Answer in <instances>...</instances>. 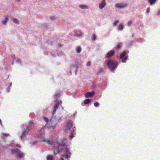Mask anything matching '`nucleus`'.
<instances>
[{
  "mask_svg": "<svg viewBox=\"0 0 160 160\" xmlns=\"http://www.w3.org/2000/svg\"><path fill=\"white\" fill-rule=\"evenodd\" d=\"M12 21L14 23L16 24H19V22L18 20L15 18H12Z\"/></svg>",
  "mask_w": 160,
  "mask_h": 160,
  "instance_id": "f3484780",
  "label": "nucleus"
},
{
  "mask_svg": "<svg viewBox=\"0 0 160 160\" xmlns=\"http://www.w3.org/2000/svg\"><path fill=\"white\" fill-rule=\"evenodd\" d=\"M0 123H1V120H0Z\"/></svg>",
  "mask_w": 160,
  "mask_h": 160,
  "instance_id": "58836bf2",
  "label": "nucleus"
},
{
  "mask_svg": "<svg viewBox=\"0 0 160 160\" xmlns=\"http://www.w3.org/2000/svg\"><path fill=\"white\" fill-rule=\"evenodd\" d=\"M123 28V25L122 24H121L119 25L118 27V29L119 30H122Z\"/></svg>",
  "mask_w": 160,
  "mask_h": 160,
  "instance_id": "a211bd4d",
  "label": "nucleus"
},
{
  "mask_svg": "<svg viewBox=\"0 0 160 160\" xmlns=\"http://www.w3.org/2000/svg\"><path fill=\"white\" fill-rule=\"evenodd\" d=\"M20 61V60H18V61Z\"/></svg>",
  "mask_w": 160,
  "mask_h": 160,
  "instance_id": "a19ab883",
  "label": "nucleus"
},
{
  "mask_svg": "<svg viewBox=\"0 0 160 160\" xmlns=\"http://www.w3.org/2000/svg\"><path fill=\"white\" fill-rule=\"evenodd\" d=\"M103 70V69H102V70Z\"/></svg>",
  "mask_w": 160,
  "mask_h": 160,
  "instance_id": "79ce46f5",
  "label": "nucleus"
},
{
  "mask_svg": "<svg viewBox=\"0 0 160 160\" xmlns=\"http://www.w3.org/2000/svg\"><path fill=\"white\" fill-rule=\"evenodd\" d=\"M2 138H5L6 137H8L10 136L9 134H6V133H2Z\"/></svg>",
  "mask_w": 160,
  "mask_h": 160,
  "instance_id": "dca6fc26",
  "label": "nucleus"
},
{
  "mask_svg": "<svg viewBox=\"0 0 160 160\" xmlns=\"http://www.w3.org/2000/svg\"><path fill=\"white\" fill-rule=\"evenodd\" d=\"M106 5L105 0H102V2L99 4V8L101 9H102L105 7Z\"/></svg>",
  "mask_w": 160,
  "mask_h": 160,
  "instance_id": "1a4fd4ad",
  "label": "nucleus"
},
{
  "mask_svg": "<svg viewBox=\"0 0 160 160\" xmlns=\"http://www.w3.org/2000/svg\"><path fill=\"white\" fill-rule=\"evenodd\" d=\"M94 92H88L86 93L85 96L87 98H91L94 95Z\"/></svg>",
  "mask_w": 160,
  "mask_h": 160,
  "instance_id": "9d476101",
  "label": "nucleus"
},
{
  "mask_svg": "<svg viewBox=\"0 0 160 160\" xmlns=\"http://www.w3.org/2000/svg\"><path fill=\"white\" fill-rule=\"evenodd\" d=\"M20 61V60H18V61Z\"/></svg>",
  "mask_w": 160,
  "mask_h": 160,
  "instance_id": "ea45409f",
  "label": "nucleus"
},
{
  "mask_svg": "<svg viewBox=\"0 0 160 160\" xmlns=\"http://www.w3.org/2000/svg\"><path fill=\"white\" fill-rule=\"evenodd\" d=\"M79 7L83 9H87L88 8V7L87 5L83 4L79 5Z\"/></svg>",
  "mask_w": 160,
  "mask_h": 160,
  "instance_id": "ddd939ff",
  "label": "nucleus"
},
{
  "mask_svg": "<svg viewBox=\"0 0 160 160\" xmlns=\"http://www.w3.org/2000/svg\"><path fill=\"white\" fill-rule=\"evenodd\" d=\"M121 47V45L120 44H119L117 46V48H119Z\"/></svg>",
  "mask_w": 160,
  "mask_h": 160,
  "instance_id": "72a5a7b5",
  "label": "nucleus"
},
{
  "mask_svg": "<svg viewBox=\"0 0 160 160\" xmlns=\"http://www.w3.org/2000/svg\"><path fill=\"white\" fill-rule=\"evenodd\" d=\"M32 128V124H30L27 127L26 130L28 131L31 129Z\"/></svg>",
  "mask_w": 160,
  "mask_h": 160,
  "instance_id": "4468645a",
  "label": "nucleus"
},
{
  "mask_svg": "<svg viewBox=\"0 0 160 160\" xmlns=\"http://www.w3.org/2000/svg\"><path fill=\"white\" fill-rule=\"evenodd\" d=\"M51 20H52L54 19L55 17L54 16H52L50 17Z\"/></svg>",
  "mask_w": 160,
  "mask_h": 160,
  "instance_id": "2f4dec72",
  "label": "nucleus"
},
{
  "mask_svg": "<svg viewBox=\"0 0 160 160\" xmlns=\"http://www.w3.org/2000/svg\"><path fill=\"white\" fill-rule=\"evenodd\" d=\"M90 100L89 99H86L84 101V103L85 104H87L90 102Z\"/></svg>",
  "mask_w": 160,
  "mask_h": 160,
  "instance_id": "412c9836",
  "label": "nucleus"
},
{
  "mask_svg": "<svg viewBox=\"0 0 160 160\" xmlns=\"http://www.w3.org/2000/svg\"><path fill=\"white\" fill-rule=\"evenodd\" d=\"M12 153L14 155L17 156L18 158H22L23 156V154L18 149L15 148L11 149Z\"/></svg>",
  "mask_w": 160,
  "mask_h": 160,
  "instance_id": "7ed1b4c3",
  "label": "nucleus"
},
{
  "mask_svg": "<svg viewBox=\"0 0 160 160\" xmlns=\"http://www.w3.org/2000/svg\"><path fill=\"white\" fill-rule=\"evenodd\" d=\"M8 18L9 17L6 16L5 17L4 20L2 21V24L4 25H6V24L8 20Z\"/></svg>",
  "mask_w": 160,
  "mask_h": 160,
  "instance_id": "f8f14e48",
  "label": "nucleus"
},
{
  "mask_svg": "<svg viewBox=\"0 0 160 160\" xmlns=\"http://www.w3.org/2000/svg\"><path fill=\"white\" fill-rule=\"evenodd\" d=\"M42 141L43 142H46L48 144H49L51 145V142L48 139L42 140Z\"/></svg>",
  "mask_w": 160,
  "mask_h": 160,
  "instance_id": "2eb2a0df",
  "label": "nucleus"
},
{
  "mask_svg": "<svg viewBox=\"0 0 160 160\" xmlns=\"http://www.w3.org/2000/svg\"><path fill=\"white\" fill-rule=\"evenodd\" d=\"M73 131H71V133L70 135L69 138L70 139H72V138L74 137V136L73 135Z\"/></svg>",
  "mask_w": 160,
  "mask_h": 160,
  "instance_id": "4be33fe9",
  "label": "nucleus"
},
{
  "mask_svg": "<svg viewBox=\"0 0 160 160\" xmlns=\"http://www.w3.org/2000/svg\"><path fill=\"white\" fill-rule=\"evenodd\" d=\"M119 22V21L118 20H115L114 22H113V25L114 26H116L117 25V24Z\"/></svg>",
  "mask_w": 160,
  "mask_h": 160,
  "instance_id": "393cba45",
  "label": "nucleus"
},
{
  "mask_svg": "<svg viewBox=\"0 0 160 160\" xmlns=\"http://www.w3.org/2000/svg\"><path fill=\"white\" fill-rule=\"evenodd\" d=\"M53 157L51 155H48L47 157V160H52Z\"/></svg>",
  "mask_w": 160,
  "mask_h": 160,
  "instance_id": "aec40b11",
  "label": "nucleus"
},
{
  "mask_svg": "<svg viewBox=\"0 0 160 160\" xmlns=\"http://www.w3.org/2000/svg\"><path fill=\"white\" fill-rule=\"evenodd\" d=\"M91 64V62L90 61H88L87 63V66H90Z\"/></svg>",
  "mask_w": 160,
  "mask_h": 160,
  "instance_id": "7c9ffc66",
  "label": "nucleus"
},
{
  "mask_svg": "<svg viewBox=\"0 0 160 160\" xmlns=\"http://www.w3.org/2000/svg\"><path fill=\"white\" fill-rule=\"evenodd\" d=\"M18 2H19L20 1V0H16Z\"/></svg>",
  "mask_w": 160,
  "mask_h": 160,
  "instance_id": "4c0bfd02",
  "label": "nucleus"
},
{
  "mask_svg": "<svg viewBox=\"0 0 160 160\" xmlns=\"http://www.w3.org/2000/svg\"><path fill=\"white\" fill-rule=\"evenodd\" d=\"M127 6V4L124 3L118 4L115 5V7H116L120 8H126Z\"/></svg>",
  "mask_w": 160,
  "mask_h": 160,
  "instance_id": "0eeeda50",
  "label": "nucleus"
},
{
  "mask_svg": "<svg viewBox=\"0 0 160 160\" xmlns=\"http://www.w3.org/2000/svg\"><path fill=\"white\" fill-rule=\"evenodd\" d=\"M62 101H59L58 102H56L55 105L54 106L53 108V114H54L55 113V112L57 110V108H58L59 105L61 104L62 103Z\"/></svg>",
  "mask_w": 160,
  "mask_h": 160,
  "instance_id": "39448f33",
  "label": "nucleus"
},
{
  "mask_svg": "<svg viewBox=\"0 0 160 160\" xmlns=\"http://www.w3.org/2000/svg\"><path fill=\"white\" fill-rule=\"evenodd\" d=\"M99 103L97 102H95L94 103V106L96 107H98L99 106Z\"/></svg>",
  "mask_w": 160,
  "mask_h": 160,
  "instance_id": "cd10ccee",
  "label": "nucleus"
},
{
  "mask_svg": "<svg viewBox=\"0 0 160 160\" xmlns=\"http://www.w3.org/2000/svg\"><path fill=\"white\" fill-rule=\"evenodd\" d=\"M82 35V33H80L79 34H75V35L77 37L81 36Z\"/></svg>",
  "mask_w": 160,
  "mask_h": 160,
  "instance_id": "c756f323",
  "label": "nucleus"
},
{
  "mask_svg": "<svg viewBox=\"0 0 160 160\" xmlns=\"http://www.w3.org/2000/svg\"><path fill=\"white\" fill-rule=\"evenodd\" d=\"M160 13V11L158 12V13L157 15H159Z\"/></svg>",
  "mask_w": 160,
  "mask_h": 160,
  "instance_id": "c9c22d12",
  "label": "nucleus"
},
{
  "mask_svg": "<svg viewBox=\"0 0 160 160\" xmlns=\"http://www.w3.org/2000/svg\"><path fill=\"white\" fill-rule=\"evenodd\" d=\"M16 146L17 147H20L19 145H17Z\"/></svg>",
  "mask_w": 160,
  "mask_h": 160,
  "instance_id": "e433bc0d",
  "label": "nucleus"
},
{
  "mask_svg": "<svg viewBox=\"0 0 160 160\" xmlns=\"http://www.w3.org/2000/svg\"><path fill=\"white\" fill-rule=\"evenodd\" d=\"M58 148L57 149H56L54 147H53L54 154L56 155L60 152H64V151H63V150L65 149L66 151V153L63 154L62 156L63 157H65L66 158H68L71 156V153L69 151V148H68L65 145V143H64L62 144L58 143Z\"/></svg>",
  "mask_w": 160,
  "mask_h": 160,
  "instance_id": "f257e3e1",
  "label": "nucleus"
},
{
  "mask_svg": "<svg viewBox=\"0 0 160 160\" xmlns=\"http://www.w3.org/2000/svg\"><path fill=\"white\" fill-rule=\"evenodd\" d=\"M81 51V48L80 47H78L77 49V52L78 53H79Z\"/></svg>",
  "mask_w": 160,
  "mask_h": 160,
  "instance_id": "5701e85b",
  "label": "nucleus"
},
{
  "mask_svg": "<svg viewBox=\"0 0 160 160\" xmlns=\"http://www.w3.org/2000/svg\"><path fill=\"white\" fill-rule=\"evenodd\" d=\"M72 125V122L71 120H69L66 122V124L65 125V129L66 131L69 130Z\"/></svg>",
  "mask_w": 160,
  "mask_h": 160,
  "instance_id": "20e7f679",
  "label": "nucleus"
},
{
  "mask_svg": "<svg viewBox=\"0 0 160 160\" xmlns=\"http://www.w3.org/2000/svg\"><path fill=\"white\" fill-rule=\"evenodd\" d=\"M115 54V52L114 50H112L107 53L106 57L107 58H109L113 56Z\"/></svg>",
  "mask_w": 160,
  "mask_h": 160,
  "instance_id": "6e6552de",
  "label": "nucleus"
},
{
  "mask_svg": "<svg viewBox=\"0 0 160 160\" xmlns=\"http://www.w3.org/2000/svg\"><path fill=\"white\" fill-rule=\"evenodd\" d=\"M60 96V93H57L55 94L54 95L55 97H59Z\"/></svg>",
  "mask_w": 160,
  "mask_h": 160,
  "instance_id": "a878e982",
  "label": "nucleus"
},
{
  "mask_svg": "<svg viewBox=\"0 0 160 160\" xmlns=\"http://www.w3.org/2000/svg\"><path fill=\"white\" fill-rule=\"evenodd\" d=\"M43 119L44 121L47 123L48 121V118L45 117L43 118Z\"/></svg>",
  "mask_w": 160,
  "mask_h": 160,
  "instance_id": "bb28decb",
  "label": "nucleus"
},
{
  "mask_svg": "<svg viewBox=\"0 0 160 160\" xmlns=\"http://www.w3.org/2000/svg\"><path fill=\"white\" fill-rule=\"evenodd\" d=\"M126 52H124L122 53L120 57V59H122V62H124L127 60V57L126 56L124 57L126 55Z\"/></svg>",
  "mask_w": 160,
  "mask_h": 160,
  "instance_id": "423d86ee",
  "label": "nucleus"
},
{
  "mask_svg": "<svg viewBox=\"0 0 160 160\" xmlns=\"http://www.w3.org/2000/svg\"><path fill=\"white\" fill-rule=\"evenodd\" d=\"M60 160H64V159L63 158H61Z\"/></svg>",
  "mask_w": 160,
  "mask_h": 160,
  "instance_id": "f704fd0d",
  "label": "nucleus"
},
{
  "mask_svg": "<svg viewBox=\"0 0 160 160\" xmlns=\"http://www.w3.org/2000/svg\"><path fill=\"white\" fill-rule=\"evenodd\" d=\"M92 40H96V36L95 35V34H93L92 35Z\"/></svg>",
  "mask_w": 160,
  "mask_h": 160,
  "instance_id": "b1692460",
  "label": "nucleus"
},
{
  "mask_svg": "<svg viewBox=\"0 0 160 160\" xmlns=\"http://www.w3.org/2000/svg\"><path fill=\"white\" fill-rule=\"evenodd\" d=\"M28 131L27 130H24L22 133L21 134V135L20 136V137L21 139H22L23 137H25L26 136L27 133L28 132Z\"/></svg>",
  "mask_w": 160,
  "mask_h": 160,
  "instance_id": "9b49d317",
  "label": "nucleus"
},
{
  "mask_svg": "<svg viewBox=\"0 0 160 160\" xmlns=\"http://www.w3.org/2000/svg\"><path fill=\"white\" fill-rule=\"evenodd\" d=\"M107 63L109 68L112 71L116 68L117 65V62L115 61L109 59L107 60Z\"/></svg>",
  "mask_w": 160,
  "mask_h": 160,
  "instance_id": "f03ea898",
  "label": "nucleus"
},
{
  "mask_svg": "<svg viewBox=\"0 0 160 160\" xmlns=\"http://www.w3.org/2000/svg\"><path fill=\"white\" fill-rule=\"evenodd\" d=\"M151 5L154 4L156 1V0H148Z\"/></svg>",
  "mask_w": 160,
  "mask_h": 160,
  "instance_id": "6ab92c4d",
  "label": "nucleus"
},
{
  "mask_svg": "<svg viewBox=\"0 0 160 160\" xmlns=\"http://www.w3.org/2000/svg\"><path fill=\"white\" fill-rule=\"evenodd\" d=\"M150 11V8H149L147 9L146 12L148 13Z\"/></svg>",
  "mask_w": 160,
  "mask_h": 160,
  "instance_id": "473e14b6",
  "label": "nucleus"
},
{
  "mask_svg": "<svg viewBox=\"0 0 160 160\" xmlns=\"http://www.w3.org/2000/svg\"><path fill=\"white\" fill-rule=\"evenodd\" d=\"M132 24V22L131 21H129L128 23V26H130Z\"/></svg>",
  "mask_w": 160,
  "mask_h": 160,
  "instance_id": "c85d7f7f",
  "label": "nucleus"
}]
</instances>
